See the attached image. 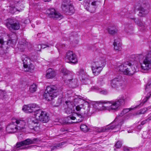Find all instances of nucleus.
<instances>
[{
    "instance_id": "nucleus-22",
    "label": "nucleus",
    "mask_w": 151,
    "mask_h": 151,
    "mask_svg": "<svg viewBox=\"0 0 151 151\" xmlns=\"http://www.w3.org/2000/svg\"><path fill=\"white\" fill-rule=\"evenodd\" d=\"M108 31L109 34L113 35L117 32V29L116 26H113L109 27L108 28Z\"/></svg>"
},
{
    "instance_id": "nucleus-40",
    "label": "nucleus",
    "mask_w": 151,
    "mask_h": 151,
    "mask_svg": "<svg viewBox=\"0 0 151 151\" xmlns=\"http://www.w3.org/2000/svg\"><path fill=\"white\" fill-rule=\"evenodd\" d=\"M65 143V142H62L56 145H55V146L57 148H58V147H61L62 145H63Z\"/></svg>"
},
{
    "instance_id": "nucleus-54",
    "label": "nucleus",
    "mask_w": 151,
    "mask_h": 151,
    "mask_svg": "<svg viewBox=\"0 0 151 151\" xmlns=\"http://www.w3.org/2000/svg\"><path fill=\"white\" fill-rule=\"evenodd\" d=\"M141 105V104H140L139 105H137L135 107V108H137V107H138L139 106H140V105Z\"/></svg>"
},
{
    "instance_id": "nucleus-15",
    "label": "nucleus",
    "mask_w": 151,
    "mask_h": 151,
    "mask_svg": "<svg viewBox=\"0 0 151 151\" xmlns=\"http://www.w3.org/2000/svg\"><path fill=\"white\" fill-rule=\"evenodd\" d=\"M104 60H101L99 58H97L94 60L92 63V66L102 67L104 65Z\"/></svg>"
},
{
    "instance_id": "nucleus-52",
    "label": "nucleus",
    "mask_w": 151,
    "mask_h": 151,
    "mask_svg": "<svg viewBox=\"0 0 151 151\" xmlns=\"http://www.w3.org/2000/svg\"><path fill=\"white\" fill-rule=\"evenodd\" d=\"M56 147L55 145H54L53 146V147L51 148V150H54L55 149H56Z\"/></svg>"
},
{
    "instance_id": "nucleus-21",
    "label": "nucleus",
    "mask_w": 151,
    "mask_h": 151,
    "mask_svg": "<svg viewBox=\"0 0 151 151\" xmlns=\"http://www.w3.org/2000/svg\"><path fill=\"white\" fill-rule=\"evenodd\" d=\"M91 89L92 91H97L98 92H99L101 94L105 95L107 94V91L106 90H102L99 88L97 86H94L91 87Z\"/></svg>"
},
{
    "instance_id": "nucleus-26",
    "label": "nucleus",
    "mask_w": 151,
    "mask_h": 151,
    "mask_svg": "<svg viewBox=\"0 0 151 151\" xmlns=\"http://www.w3.org/2000/svg\"><path fill=\"white\" fill-rule=\"evenodd\" d=\"M133 109L132 108H130L129 109H124L121 112L120 114L119 115V116H117L116 119H117L119 118L120 117H122L126 113Z\"/></svg>"
},
{
    "instance_id": "nucleus-62",
    "label": "nucleus",
    "mask_w": 151,
    "mask_h": 151,
    "mask_svg": "<svg viewBox=\"0 0 151 151\" xmlns=\"http://www.w3.org/2000/svg\"><path fill=\"white\" fill-rule=\"evenodd\" d=\"M150 115H151V113H150Z\"/></svg>"
},
{
    "instance_id": "nucleus-39",
    "label": "nucleus",
    "mask_w": 151,
    "mask_h": 151,
    "mask_svg": "<svg viewBox=\"0 0 151 151\" xmlns=\"http://www.w3.org/2000/svg\"><path fill=\"white\" fill-rule=\"evenodd\" d=\"M11 42V41L10 40H9L8 42H4L3 41V39L2 38H1V44H4V43H6V44H8V43L9 42Z\"/></svg>"
},
{
    "instance_id": "nucleus-9",
    "label": "nucleus",
    "mask_w": 151,
    "mask_h": 151,
    "mask_svg": "<svg viewBox=\"0 0 151 151\" xmlns=\"http://www.w3.org/2000/svg\"><path fill=\"white\" fill-rule=\"evenodd\" d=\"M6 25L10 30H17L20 28L19 24L18 21L11 18L7 19Z\"/></svg>"
},
{
    "instance_id": "nucleus-50",
    "label": "nucleus",
    "mask_w": 151,
    "mask_h": 151,
    "mask_svg": "<svg viewBox=\"0 0 151 151\" xmlns=\"http://www.w3.org/2000/svg\"><path fill=\"white\" fill-rule=\"evenodd\" d=\"M151 96V93H150L149 96H147L146 97V100H147Z\"/></svg>"
},
{
    "instance_id": "nucleus-28",
    "label": "nucleus",
    "mask_w": 151,
    "mask_h": 151,
    "mask_svg": "<svg viewBox=\"0 0 151 151\" xmlns=\"http://www.w3.org/2000/svg\"><path fill=\"white\" fill-rule=\"evenodd\" d=\"M65 103L66 104V107L74 110V104L73 102L66 101Z\"/></svg>"
},
{
    "instance_id": "nucleus-58",
    "label": "nucleus",
    "mask_w": 151,
    "mask_h": 151,
    "mask_svg": "<svg viewBox=\"0 0 151 151\" xmlns=\"http://www.w3.org/2000/svg\"><path fill=\"white\" fill-rule=\"evenodd\" d=\"M131 19H132L134 20H135V19L134 18H131Z\"/></svg>"
},
{
    "instance_id": "nucleus-30",
    "label": "nucleus",
    "mask_w": 151,
    "mask_h": 151,
    "mask_svg": "<svg viewBox=\"0 0 151 151\" xmlns=\"http://www.w3.org/2000/svg\"><path fill=\"white\" fill-rule=\"evenodd\" d=\"M90 0H84L83 3V5L85 8L88 11L90 10L89 9V7L90 6Z\"/></svg>"
},
{
    "instance_id": "nucleus-1",
    "label": "nucleus",
    "mask_w": 151,
    "mask_h": 151,
    "mask_svg": "<svg viewBox=\"0 0 151 151\" xmlns=\"http://www.w3.org/2000/svg\"><path fill=\"white\" fill-rule=\"evenodd\" d=\"M137 57L139 59L138 61L134 60L126 62L118 65L117 70L124 74L132 75L138 71V62L142 60H143L141 65L142 69L148 70L151 68V51L145 57L142 54H140Z\"/></svg>"
},
{
    "instance_id": "nucleus-12",
    "label": "nucleus",
    "mask_w": 151,
    "mask_h": 151,
    "mask_svg": "<svg viewBox=\"0 0 151 151\" xmlns=\"http://www.w3.org/2000/svg\"><path fill=\"white\" fill-rule=\"evenodd\" d=\"M78 73L79 78L83 83L87 84L90 82V77L85 73L83 70L81 69L79 71Z\"/></svg>"
},
{
    "instance_id": "nucleus-5",
    "label": "nucleus",
    "mask_w": 151,
    "mask_h": 151,
    "mask_svg": "<svg viewBox=\"0 0 151 151\" xmlns=\"http://www.w3.org/2000/svg\"><path fill=\"white\" fill-rule=\"evenodd\" d=\"M111 103V105L109 106V109L114 111H117L119 107L121 105H123L124 104V99H120L112 102L109 101H97L94 104L95 105H99L103 104H110Z\"/></svg>"
},
{
    "instance_id": "nucleus-13",
    "label": "nucleus",
    "mask_w": 151,
    "mask_h": 151,
    "mask_svg": "<svg viewBox=\"0 0 151 151\" xmlns=\"http://www.w3.org/2000/svg\"><path fill=\"white\" fill-rule=\"evenodd\" d=\"M22 60L23 64V66L26 70H24L25 71H28L31 69H33V67L32 68H31L30 66H29V63L30 62V59L26 55H23L22 56Z\"/></svg>"
},
{
    "instance_id": "nucleus-61",
    "label": "nucleus",
    "mask_w": 151,
    "mask_h": 151,
    "mask_svg": "<svg viewBox=\"0 0 151 151\" xmlns=\"http://www.w3.org/2000/svg\"><path fill=\"white\" fill-rule=\"evenodd\" d=\"M114 150H116V149H114Z\"/></svg>"
},
{
    "instance_id": "nucleus-56",
    "label": "nucleus",
    "mask_w": 151,
    "mask_h": 151,
    "mask_svg": "<svg viewBox=\"0 0 151 151\" xmlns=\"http://www.w3.org/2000/svg\"><path fill=\"white\" fill-rule=\"evenodd\" d=\"M102 106H104V107H108V106H104V105H102Z\"/></svg>"
},
{
    "instance_id": "nucleus-59",
    "label": "nucleus",
    "mask_w": 151,
    "mask_h": 151,
    "mask_svg": "<svg viewBox=\"0 0 151 151\" xmlns=\"http://www.w3.org/2000/svg\"><path fill=\"white\" fill-rule=\"evenodd\" d=\"M125 27H127V25H125Z\"/></svg>"
},
{
    "instance_id": "nucleus-32",
    "label": "nucleus",
    "mask_w": 151,
    "mask_h": 151,
    "mask_svg": "<svg viewBox=\"0 0 151 151\" xmlns=\"http://www.w3.org/2000/svg\"><path fill=\"white\" fill-rule=\"evenodd\" d=\"M114 46V49L116 50H118L119 51L121 50V44H113Z\"/></svg>"
},
{
    "instance_id": "nucleus-41",
    "label": "nucleus",
    "mask_w": 151,
    "mask_h": 151,
    "mask_svg": "<svg viewBox=\"0 0 151 151\" xmlns=\"http://www.w3.org/2000/svg\"><path fill=\"white\" fill-rule=\"evenodd\" d=\"M34 119V120L31 119L30 120V122H31L32 124L33 123L34 124H38V122L37 121V120L35 119Z\"/></svg>"
},
{
    "instance_id": "nucleus-8",
    "label": "nucleus",
    "mask_w": 151,
    "mask_h": 151,
    "mask_svg": "<svg viewBox=\"0 0 151 151\" xmlns=\"http://www.w3.org/2000/svg\"><path fill=\"white\" fill-rule=\"evenodd\" d=\"M70 1L69 0H64L62 5V8L63 12L66 14L71 15L75 12L74 7L68 3Z\"/></svg>"
},
{
    "instance_id": "nucleus-55",
    "label": "nucleus",
    "mask_w": 151,
    "mask_h": 151,
    "mask_svg": "<svg viewBox=\"0 0 151 151\" xmlns=\"http://www.w3.org/2000/svg\"><path fill=\"white\" fill-rule=\"evenodd\" d=\"M43 0L44 1H45V2L49 1H51V0Z\"/></svg>"
},
{
    "instance_id": "nucleus-35",
    "label": "nucleus",
    "mask_w": 151,
    "mask_h": 151,
    "mask_svg": "<svg viewBox=\"0 0 151 151\" xmlns=\"http://www.w3.org/2000/svg\"><path fill=\"white\" fill-rule=\"evenodd\" d=\"M113 44H114L115 45L116 44H121L120 39L119 38L116 37V38L114 39Z\"/></svg>"
},
{
    "instance_id": "nucleus-17",
    "label": "nucleus",
    "mask_w": 151,
    "mask_h": 151,
    "mask_svg": "<svg viewBox=\"0 0 151 151\" xmlns=\"http://www.w3.org/2000/svg\"><path fill=\"white\" fill-rule=\"evenodd\" d=\"M56 76L55 70L51 68H49L46 71V77L47 78H52Z\"/></svg>"
},
{
    "instance_id": "nucleus-47",
    "label": "nucleus",
    "mask_w": 151,
    "mask_h": 151,
    "mask_svg": "<svg viewBox=\"0 0 151 151\" xmlns=\"http://www.w3.org/2000/svg\"><path fill=\"white\" fill-rule=\"evenodd\" d=\"M147 121V119H146L142 121L141 123V124L142 125H143L146 123Z\"/></svg>"
},
{
    "instance_id": "nucleus-51",
    "label": "nucleus",
    "mask_w": 151,
    "mask_h": 151,
    "mask_svg": "<svg viewBox=\"0 0 151 151\" xmlns=\"http://www.w3.org/2000/svg\"><path fill=\"white\" fill-rule=\"evenodd\" d=\"M5 133H4V132H2V131H1V133L3 132V133L2 134V136H4L6 134V132L5 131Z\"/></svg>"
},
{
    "instance_id": "nucleus-36",
    "label": "nucleus",
    "mask_w": 151,
    "mask_h": 151,
    "mask_svg": "<svg viewBox=\"0 0 151 151\" xmlns=\"http://www.w3.org/2000/svg\"><path fill=\"white\" fill-rule=\"evenodd\" d=\"M42 49V46L41 45H36L35 47V50L38 51H40Z\"/></svg>"
},
{
    "instance_id": "nucleus-6",
    "label": "nucleus",
    "mask_w": 151,
    "mask_h": 151,
    "mask_svg": "<svg viewBox=\"0 0 151 151\" xmlns=\"http://www.w3.org/2000/svg\"><path fill=\"white\" fill-rule=\"evenodd\" d=\"M35 117L43 123H46L49 120V117L47 113L41 109L36 110L35 111Z\"/></svg>"
},
{
    "instance_id": "nucleus-49",
    "label": "nucleus",
    "mask_w": 151,
    "mask_h": 151,
    "mask_svg": "<svg viewBox=\"0 0 151 151\" xmlns=\"http://www.w3.org/2000/svg\"><path fill=\"white\" fill-rule=\"evenodd\" d=\"M143 114L142 113V111H141V110L139 111H137V114Z\"/></svg>"
},
{
    "instance_id": "nucleus-25",
    "label": "nucleus",
    "mask_w": 151,
    "mask_h": 151,
    "mask_svg": "<svg viewBox=\"0 0 151 151\" xmlns=\"http://www.w3.org/2000/svg\"><path fill=\"white\" fill-rule=\"evenodd\" d=\"M31 107L29 106V104L27 105H24L22 109L23 111L26 113H32V110L31 109Z\"/></svg>"
},
{
    "instance_id": "nucleus-20",
    "label": "nucleus",
    "mask_w": 151,
    "mask_h": 151,
    "mask_svg": "<svg viewBox=\"0 0 151 151\" xmlns=\"http://www.w3.org/2000/svg\"><path fill=\"white\" fill-rule=\"evenodd\" d=\"M93 72L95 76H97L99 74L102 70V68L95 66H91Z\"/></svg>"
},
{
    "instance_id": "nucleus-60",
    "label": "nucleus",
    "mask_w": 151,
    "mask_h": 151,
    "mask_svg": "<svg viewBox=\"0 0 151 151\" xmlns=\"http://www.w3.org/2000/svg\"><path fill=\"white\" fill-rule=\"evenodd\" d=\"M140 3H141V1H140Z\"/></svg>"
},
{
    "instance_id": "nucleus-33",
    "label": "nucleus",
    "mask_w": 151,
    "mask_h": 151,
    "mask_svg": "<svg viewBox=\"0 0 151 151\" xmlns=\"http://www.w3.org/2000/svg\"><path fill=\"white\" fill-rule=\"evenodd\" d=\"M29 106H30V107H31V109L32 110V112L33 111H34L35 112V111H34V109L39 107L38 105L35 104H29Z\"/></svg>"
},
{
    "instance_id": "nucleus-48",
    "label": "nucleus",
    "mask_w": 151,
    "mask_h": 151,
    "mask_svg": "<svg viewBox=\"0 0 151 151\" xmlns=\"http://www.w3.org/2000/svg\"><path fill=\"white\" fill-rule=\"evenodd\" d=\"M97 1H94L92 2L91 4L93 6H96L97 5L96 4Z\"/></svg>"
},
{
    "instance_id": "nucleus-31",
    "label": "nucleus",
    "mask_w": 151,
    "mask_h": 151,
    "mask_svg": "<svg viewBox=\"0 0 151 151\" xmlns=\"http://www.w3.org/2000/svg\"><path fill=\"white\" fill-rule=\"evenodd\" d=\"M81 129L83 132H87L88 131V129L87 126L84 124H81L80 126Z\"/></svg>"
},
{
    "instance_id": "nucleus-29",
    "label": "nucleus",
    "mask_w": 151,
    "mask_h": 151,
    "mask_svg": "<svg viewBox=\"0 0 151 151\" xmlns=\"http://www.w3.org/2000/svg\"><path fill=\"white\" fill-rule=\"evenodd\" d=\"M135 23L139 26L141 27L142 30H143L146 28V27L145 24L143 23L141 21L139 20H137L135 21Z\"/></svg>"
},
{
    "instance_id": "nucleus-37",
    "label": "nucleus",
    "mask_w": 151,
    "mask_h": 151,
    "mask_svg": "<svg viewBox=\"0 0 151 151\" xmlns=\"http://www.w3.org/2000/svg\"><path fill=\"white\" fill-rule=\"evenodd\" d=\"M73 111L74 110L67 107H66L65 109V112L68 114H69L72 113Z\"/></svg>"
},
{
    "instance_id": "nucleus-45",
    "label": "nucleus",
    "mask_w": 151,
    "mask_h": 151,
    "mask_svg": "<svg viewBox=\"0 0 151 151\" xmlns=\"http://www.w3.org/2000/svg\"><path fill=\"white\" fill-rule=\"evenodd\" d=\"M123 150L124 151H129V149L127 147H123Z\"/></svg>"
},
{
    "instance_id": "nucleus-18",
    "label": "nucleus",
    "mask_w": 151,
    "mask_h": 151,
    "mask_svg": "<svg viewBox=\"0 0 151 151\" xmlns=\"http://www.w3.org/2000/svg\"><path fill=\"white\" fill-rule=\"evenodd\" d=\"M15 122V123L17 124V126L19 130H22L24 129V126L26 124L24 121L20 119H16Z\"/></svg>"
},
{
    "instance_id": "nucleus-10",
    "label": "nucleus",
    "mask_w": 151,
    "mask_h": 151,
    "mask_svg": "<svg viewBox=\"0 0 151 151\" xmlns=\"http://www.w3.org/2000/svg\"><path fill=\"white\" fill-rule=\"evenodd\" d=\"M65 60L68 63H76L78 62V59L76 55L71 51H68L65 54Z\"/></svg>"
},
{
    "instance_id": "nucleus-7",
    "label": "nucleus",
    "mask_w": 151,
    "mask_h": 151,
    "mask_svg": "<svg viewBox=\"0 0 151 151\" xmlns=\"http://www.w3.org/2000/svg\"><path fill=\"white\" fill-rule=\"evenodd\" d=\"M46 14L48 17L54 20H60L63 18V16L53 8L47 9L46 10Z\"/></svg>"
},
{
    "instance_id": "nucleus-2",
    "label": "nucleus",
    "mask_w": 151,
    "mask_h": 151,
    "mask_svg": "<svg viewBox=\"0 0 151 151\" xmlns=\"http://www.w3.org/2000/svg\"><path fill=\"white\" fill-rule=\"evenodd\" d=\"M90 107V105L87 102L83 104L82 108L81 107L79 106H76V109L77 111H79V113H74L70 115L67 117L68 119L74 120L76 119L78 120L77 122H82L83 120L85 115L89 114Z\"/></svg>"
},
{
    "instance_id": "nucleus-11",
    "label": "nucleus",
    "mask_w": 151,
    "mask_h": 151,
    "mask_svg": "<svg viewBox=\"0 0 151 151\" xmlns=\"http://www.w3.org/2000/svg\"><path fill=\"white\" fill-rule=\"evenodd\" d=\"M139 4H140V5L137 8V9L139 11L138 15L140 17H144L148 13V12L147 10L148 4L146 3L145 1L141 2Z\"/></svg>"
},
{
    "instance_id": "nucleus-43",
    "label": "nucleus",
    "mask_w": 151,
    "mask_h": 151,
    "mask_svg": "<svg viewBox=\"0 0 151 151\" xmlns=\"http://www.w3.org/2000/svg\"><path fill=\"white\" fill-rule=\"evenodd\" d=\"M151 86V83H147V84L146 85V86L145 87V89L146 91L147 90V89L149 88V87H150V86Z\"/></svg>"
},
{
    "instance_id": "nucleus-44",
    "label": "nucleus",
    "mask_w": 151,
    "mask_h": 151,
    "mask_svg": "<svg viewBox=\"0 0 151 151\" xmlns=\"http://www.w3.org/2000/svg\"><path fill=\"white\" fill-rule=\"evenodd\" d=\"M41 46H42V49H44L46 47H49V46L48 45L44 44H42L41 45Z\"/></svg>"
},
{
    "instance_id": "nucleus-34",
    "label": "nucleus",
    "mask_w": 151,
    "mask_h": 151,
    "mask_svg": "<svg viewBox=\"0 0 151 151\" xmlns=\"http://www.w3.org/2000/svg\"><path fill=\"white\" fill-rule=\"evenodd\" d=\"M1 96L2 98V99L6 98L7 97V95L5 92L4 91H1Z\"/></svg>"
},
{
    "instance_id": "nucleus-46",
    "label": "nucleus",
    "mask_w": 151,
    "mask_h": 151,
    "mask_svg": "<svg viewBox=\"0 0 151 151\" xmlns=\"http://www.w3.org/2000/svg\"><path fill=\"white\" fill-rule=\"evenodd\" d=\"M143 114H144L147 110V109L144 108L141 110Z\"/></svg>"
},
{
    "instance_id": "nucleus-23",
    "label": "nucleus",
    "mask_w": 151,
    "mask_h": 151,
    "mask_svg": "<svg viewBox=\"0 0 151 151\" xmlns=\"http://www.w3.org/2000/svg\"><path fill=\"white\" fill-rule=\"evenodd\" d=\"M61 73L64 76H67V78H70L71 76V72L65 68H62L61 70Z\"/></svg>"
},
{
    "instance_id": "nucleus-16",
    "label": "nucleus",
    "mask_w": 151,
    "mask_h": 151,
    "mask_svg": "<svg viewBox=\"0 0 151 151\" xmlns=\"http://www.w3.org/2000/svg\"><path fill=\"white\" fill-rule=\"evenodd\" d=\"M65 82L70 85V86L73 88H75L77 86V80L76 79L73 78H68L65 80Z\"/></svg>"
},
{
    "instance_id": "nucleus-57",
    "label": "nucleus",
    "mask_w": 151,
    "mask_h": 151,
    "mask_svg": "<svg viewBox=\"0 0 151 151\" xmlns=\"http://www.w3.org/2000/svg\"><path fill=\"white\" fill-rule=\"evenodd\" d=\"M148 119H149V120H150V119H151V116H150V117L148 118Z\"/></svg>"
},
{
    "instance_id": "nucleus-4",
    "label": "nucleus",
    "mask_w": 151,
    "mask_h": 151,
    "mask_svg": "<svg viewBox=\"0 0 151 151\" xmlns=\"http://www.w3.org/2000/svg\"><path fill=\"white\" fill-rule=\"evenodd\" d=\"M40 141V139L37 138H34L32 139H27L24 140L17 142L16 144L15 147L17 148H20L21 149H28L31 148L34 146L31 145L27 147H22L30 144L37 143Z\"/></svg>"
},
{
    "instance_id": "nucleus-24",
    "label": "nucleus",
    "mask_w": 151,
    "mask_h": 151,
    "mask_svg": "<svg viewBox=\"0 0 151 151\" xmlns=\"http://www.w3.org/2000/svg\"><path fill=\"white\" fill-rule=\"evenodd\" d=\"M116 128V126H111L110 125L109 126H107L106 127H104L100 129L98 131L99 132H106L107 130H109L110 129H113L114 128Z\"/></svg>"
},
{
    "instance_id": "nucleus-27",
    "label": "nucleus",
    "mask_w": 151,
    "mask_h": 151,
    "mask_svg": "<svg viewBox=\"0 0 151 151\" xmlns=\"http://www.w3.org/2000/svg\"><path fill=\"white\" fill-rule=\"evenodd\" d=\"M37 86L36 84L33 83L31 85L29 88V90L31 93H33L36 91Z\"/></svg>"
},
{
    "instance_id": "nucleus-53",
    "label": "nucleus",
    "mask_w": 151,
    "mask_h": 151,
    "mask_svg": "<svg viewBox=\"0 0 151 151\" xmlns=\"http://www.w3.org/2000/svg\"><path fill=\"white\" fill-rule=\"evenodd\" d=\"M137 128L138 129H141V125H139L137 127Z\"/></svg>"
},
{
    "instance_id": "nucleus-3",
    "label": "nucleus",
    "mask_w": 151,
    "mask_h": 151,
    "mask_svg": "<svg viewBox=\"0 0 151 151\" xmlns=\"http://www.w3.org/2000/svg\"><path fill=\"white\" fill-rule=\"evenodd\" d=\"M62 91V88H58L55 86L51 85L47 86L43 96L47 100L50 101L59 94L61 93Z\"/></svg>"
},
{
    "instance_id": "nucleus-38",
    "label": "nucleus",
    "mask_w": 151,
    "mask_h": 151,
    "mask_svg": "<svg viewBox=\"0 0 151 151\" xmlns=\"http://www.w3.org/2000/svg\"><path fill=\"white\" fill-rule=\"evenodd\" d=\"M117 148H120L122 146V143L120 141H118L115 145Z\"/></svg>"
},
{
    "instance_id": "nucleus-19",
    "label": "nucleus",
    "mask_w": 151,
    "mask_h": 151,
    "mask_svg": "<svg viewBox=\"0 0 151 151\" xmlns=\"http://www.w3.org/2000/svg\"><path fill=\"white\" fill-rule=\"evenodd\" d=\"M112 85L113 87H118L119 86H122V81L118 78H115L113 80Z\"/></svg>"
},
{
    "instance_id": "nucleus-14",
    "label": "nucleus",
    "mask_w": 151,
    "mask_h": 151,
    "mask_svg": "<svg viewBox=\"0 0 151 151\" xmlns=\"http://www.w3.org/2000/svg\"><path fill=\"white\" fill-rule=\"evenodd\" d=\"M6 129L8 132L9 133L15 132L19 130L18 128L15 124V122H12L9 124L7 126Z\"/></svg>"
},
{
    "instance_id": "nucleus-42",
    "label": "nucleus",
    "mask_w": 151,
    "mask_h": 151,
    "mask_svg": "<svg viewBox=\"0 0 151 151\" xmlns=\"http://www.w3.org/2000/svg\"><path fill=\"white\" fill-rule=\"evenodd\" d=\"M104 79V78L102 77H99L98 79V83L100 84L99 83H100L101 82L103 81Z\"/></svg>"
}]
</instances>
